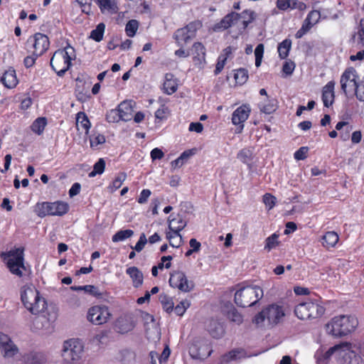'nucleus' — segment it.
<instances>
[{"mask_svg":"<svg viewBox=\"0 0 364 364\" xmlns=\"http://www.w3.org/2000/svg\"><path fill=\"white\" fill-rule=\"evenodd\" d=\"M343 364H364V343L344 342L330 348L326 352L317 350V364H326L333 355Z\"/></svg>","mask_w":364,"mask_h":364,"instance_id":"f257e3e1","label":"nucleus"},{"mask_svg":"<svg viewBox=\"0 0 364 364\" xmlns=\"http://www.w3.org/2000/svg\"><path fill=\"white\" fill-rule=\"evenodd\" d=\"M358 326L357 318L351 315H340L332 318L326 324V331L335 338H341L353 333Z\"/></svg>","mask_w":364,"mask_h":364,"instance_id":"f03ea898","label":"nucleus"},{"mask_svg":"<svg viewBox=\"0 0 364 364\" xmlns=\"http://www.w3.org/2000/svg\"><path fill=\"white\" fill-rule=\"evenodd\" d=\"M21 299L24 307L32 314H40L47 309L46 299L33 284H26L21 287Z\"/></svg>","mask_w":364,"mask_h":364,"instance_id":"7ed1b4c3","label":"nucleus"},{"mask_svg":"<svg viewBox=\"0 0 364 364\" xmlns=\"http://www.w3.org/2000/svg\"><path fill=\"white\" fill-rule=\"evenodd\" d=\"M255 18V14L250 10H245L242 13L231 12L226 15L219 23L214 26L215 31L228 29L230 27H236L240 31H244L247 26Z\"/></svg>","mask_w":364,"mask_h":364,"instance_id":"20e7f679","label":"nucleus"},{"mask_svg":"<svg viewBox=\"0 0 364 364\" xmlns=\"http://www.w3.org/2000/svg\"><path fill=\"white\" fill-rule=\"evenodd\" d=\"M263 296V289L259 286L242 284L235 293V302L238 306L249 307L257 304Z\"/></svg>","mask_w":364,"mask_h":364,"instance_id":"39448f33","label":"nucleus"},{"mask_svg":"<svg viewBox=\"0 0 364 364\" xmlns=\"http://www.w3.org/2000/svg\"><path fill=\"white\" fill-rule=\"evenodd\" d=\"M83 348L82 341L78 339L65 341L62 350V364H79Z\"/></svg>","mask_w":364,"mask_h":364,"instance_id":"423d86ee","label":"nucleus"},{"mask_svg":"<svg viewBox=\"0 0 364 364\" xmlns=\"http://www.w3.org/2000/svg\"><path fill=\"white\" fill-rule=\"evenodd\" d=\"M4 260L7 267L11 274L22 277L27 272V269L24 265L23 250L17 248L9 251L4 255Z\"/></svg>","mask_w":364,"mask_h":364,"instance_id":"0eeeda50","label":"nucleus"},{"mask_svg":"<svg viewBox=\"0 0 364 364\" xmlns=\"http://www.w3.org/2000/svg\"><path fill=\"white\" fill-rule=\"evenodd\" d=\"M284 316V312L282 306L272 304L257 314L253 321L257 326H264V322L269 325L276 324Z\"/></svg>","mask_w":364,"mask_h":364,"instance_id":"6e6552de","label":"nucleus"},{"mask_svg":"<svg viewBox=\"0 0 364 364\" xmlns=\"http://www.w3.org/2000/svg\"><path fill=\"white\" fill-rule=\"evenodd\" d=\"M294 313L297 318L305 320L321 316L324 313V309L318 302L308 301L296 305Z\"/></svg>","mask_w":364,"mask_h":364,"instance_id":"1a4fd4ad","label":"nucleus"},{"mask_svg":"<svg viewBox=\"0 0 364 364\" xmlns=\"http://www.w3.org/2000/svg\"><path fill=\"white\" fill-rule=\"evenodd\" d=\"M68 210L69 205L65 202H43L36 205V213L41 218H43L46 215L61 216L67 213Z\"/></svg>","mask_w":364,"mask_h":364,"instance_id":"9d476101","label":"nucleus"},{"mask_svg":"<svg viewBox=\"0 0 364 364\" xmlns=\"http://www.w3.org/2000/svg\"><path fill=\"white\" fill-rule=\"evenodd\" d=\"M201 27L202 23L200 21H194L186 26L177 29L173 36L176 44L180 47H183L196 37L197 31Z\"/></svg>","mask_w":364,"mask_h":364,"instance_id":"9b49d317","label":"nucleus"},{"mask_svg":"<svg viewBox=\"0 0 364 364\" xmlns=\"http://www.w3.org/2000/svg\"><path fill=\"white\" fill-rule=\"evenodd\" d=\"M41 314L38 316L33 322L34 331H41L43 333H50L53 330V323L57 318L56 312L48 311L46 314L43 311Z\"/></svg>","mask_w":364,"mask_h":364,"instance_id":"f8f14e48","label":"nucleus"},{"mask_svg":"<svg viewBox=\"0 0 364 364\" xmlns=\"http://www.w3.org/2000/svg\"><path fill=\"white\" fill-rule=\"evenodd\" d=\"M112 314L109 308L105 305H95L90 307L87 314V319L94 325L106 323Z\"/></svg>","mask_w":364,"mask_h":364,"instance_id":"ddd939ff","label":"nucleus"},{"mask_svg":"<svg viewBox=\"0 0 364 364\" xmlns=\"http://www.w3.org/2000/svg\"><path fill=\"white\" fill-rule=\"evenodd\" d=\"M168 282L171 287L178 289L184 293L190 292L194 288L193 282L188 280L186 274L182 271L172 272Z\"/></svg>","mask_w":364,"mask_h":364,"instance_id":"4468645a","label":"nucleus"},{"mask_svg":"<svg viewBox=\"0 0 364 364\" xmlns=\"http://www.w3.org/2000/svg\"><path fill=\"white\" fill-rule=\"evenodd\" d=\"M251 112V107L248 104H243L237 107L232 114V123L238 126L237 133L242 132L244 128V123L248 119Z\"/></svg>","mask_w":364,"mask_h":364,"instance_id":"2eb2a0df","label":"nucleus"},{"mask_svg":"<svg viewBox=\"0 0 364 364\" xmlns=\"http://www.w3.org/2000/svg\"><path fill=\"white\" fill-rule=\"evenodd\" d=\"M357 73L353 68H349L345 70L341 77V85L342 90L347 94L348 90H357L358 83L357 82Z\"/></svg>","mask_w":364,"mask_h":364,"instance_id":"dca6fc26","label":"nucleus"},{"mask_svg":"<svg viewBox=\"0 0 364 364\" xmlns=\"http://www.w3.org/2000/svg\"><path fill=\"white\" fill-rule=\"evenodd\" d=\"M0 350L3 356L7 359L17 357L18 348L11 341L10 337L0 332Z\"/></svg>","mask_w":364,"mask_h":364,"instance_id":"f3484780","label":"nucleus"},{"mask_svg":"<svg viewBox=\"0 0 364 364\" xmlns=\"http://www.w3.org/2000/svg\"><path fill=\"white\" fill-rule=\"evenodd\" d=\"M28 43L33 48V55L37 57L43 54L49 47L48 38L42 33H36L28 40Z\"/></svg>","mask_w":364,"mask_h":364,"instance_id":"a211bd4d","label":"nucleus"},{"mask_svg":"<svg viewBox=\"0 0 364 364\" xmlns=\"http://www.w3.org/2000/svg\"><path fill=\"white\" fill-rule=\"evenodd\" d=\"M61 53L62 52L55 51L50 59V65L58 76H63L71 65Z\"/></svg>","mask_w":364,"mask_h":364,"instance_id":"6ab92c4d","label":"nucleus"},{"mask_svg":"<svg viewBox=\"0 0 364 364\" xmlns=\"http://www.w3.org/2000/svg\"><path fill=\"white\" fill-rule=\"evenodd\" d=\"M191 355L196 359L203 360L209 357L213 350L207 343L197 342L190 347Z\"/></svg>","mask_w":364,"mask_h":364,"instance_id":"aec40b11","label":"nucleus"},{"mask_svg":"<svg viewBox=\"0 0 364 364\" xmlns=\"http://www.w3.org/2000/svg\"><path fill=\"white\" fill-rule=\"evenodd\" d=\"M334 86V82L330 81L323 88L322 100L323 105L326 107H329L333 102Z\"/></svg>","mask_w":364,"mask_h":364,"instance_id":"412c9836","label":"nucleus"},{"mask_svg":"<svg viewBox=\"0 0 364 364\" xmlns=\"http://www.w3.org/2000/svg\"><path fill=\"white\" fill-rule=\"evenodd\" d=\"M168 220V229L171 232H180L186 226V222L179 215L176 216L171 215Z\"/></svg>","mask_w":364,"mask_h":364,"instance_id":"4be33fe9","label":"nucleus"},{"mask_svg":"<svg viewBox=\"0 0 364 364\" xmlns=\"http://www.w3.org/2000/svg\"><path fill=\"white\" fill-rule=\"evenodd\" d=\"M1 81L7 88L11 89L15 87L18 84V79L15 70L9 68L6 70L1 78Z\"/></svg>","mask_w":364,"mask_h":364,"instance_id":"5701e85b","label":"nucleus"},{"mask_svg":"<svg viewBox=\"0 0 364 364\" xmlns=\"http://www.w3.org/2000/svg\"><path fill=\"white\" fill-rule=\"evenodd\" d=\"M102 13L115 14L118 7L115 0H96Z\"/></svg>","mask_w":364,"mask_h":364,"instance_id":"b1692460","label":"nucleus"},{"mask_svg":"<svg viewBox=\"0 0 364 364\" xmlns=\"http://www.w3.org/2000/svg\"><path fill=\"white\" fill-rule=\"evenodd\" d=\"M177 82L171 73L165 75V80L163 85L164 91L167 95H172L177 90Z\"/></svg>","mask_w":364,"mask_h":364,"instance_id":"393cba45","label":"nucleus"},{"mask_svg":"<svg viewBox=\"0 0 364 364\" xmlns=\"http://www.w3.org/2000/svg\"><path fill=\"white\" fill-rule=\"evenodd\" d=\"M126 273L132 278L134 287H139L143 284V274L136 267H131L127 269Z\"/></svg>","mask_w":364,"mask_h":364,"instance_id":"a878e982","label":"nucleus"},{"mask_svg":"<svg viewBox=\"0 0 364 364\" xmlns=\"http://www.w3.org/2000/svg\"><path fill=\"white\" fill-rule=\"evenodd\" d=\"M339 240L338 235L334 231L327 232L322 237V245L326 248L336 246Z\"/></svg>","mask_w":364,"mask_h":364,"instance_id":"bb28decb","label":"nucleus"},{"mask_svg":"<svg viewBox=\"0 0 364 364\" xmlns=\"http://www.w3.org/2000/svg\"><path fill=\"white\" fill-rule=\"evenodd\" d=\"M24 364H45V356L40 353H30L23 356Z\"/></svg>","mask_w":364,"mask_h":364,"instance_id":"cd10ccee","label":"nucleus"},{"mask_svg":"<svg viewBox=\"0 0 364 364\" xmlns=\"http://www.w3.org/2000/svg\"><path fill=\"white\" fill-rule=\"evenodd\" d=\"M320 18L321 14L318 11H311L304 21V29H311L313 26L318 22Z\"/></svg>","mask_w":364,"mask_h":364,"instance_id":"c85d7f7f","label":"nucleus"},{"mask_svg":"<svg viewBox=\"0 0 364 364\" xmlns=\"http://www.w3.org/2000/svg\"><path fill=\"white\" fill-rule=\"evenodd\" d=\"M192 53L194 60H198L200 63L205 60V48L201 43L196 42L192 46Z\"/></svg>","mask_w":364,"mask_h":364,"instance_id":"c756f323","label":"nucleus"},{"mask_svg":"<svg viewBox=\"0 0 364 364\" xmlns=\"http://www.w3.org/2000/svg\"><path fill=\"white\" fill-rule=\"evenodd\" d=\"M117 110L120 112V117L122 121L127 122L132 119V109L129 102H122L119 105Z\"/></svg>","mask_w":364,"mask_h":364,"instance_id":"7c9ffc66","label":"nucleus"},{"mask_svg":"<svg viewBox=\"0 0 364 364\" xmlns=\"http://www.w3.org/2000/svg\"><path fill=\"white\" fill-rule=\"evenodd\" d=\"M166 237L169 241V244L173 247L178 248L183 242V237L180 232L167 231Z\"/></svg>","mask_w":364,"mask_h":364,"instance_id":"2f4dec72","label":"nucleus"},{"mask_svg":"<svg viewBox=\"0 0 364 364\" xmlns=\"http://www.w3.org/2000/svg\"><path fill=\"white\" fill-rule=\"evenodd\" d=\"M76 122L79 129H82L85 130L86 134L88 133L91 127V123L84 112L77 113Z\"/></svg>","mask_w":364,"mask_h":364,"instance_id":"473e14b6","label":"nucleus"},{"mask_svg":"<svg viewBox=\"0 0 364 364\" xmlns=\"http://www.w3.org/2000/svg\"><path fill=\"white\" fill-rule=\"evenodd\" d=\"M277 108V100L274 99H269L267 97V102H260L259 104L260 111L265 114H271L274 112Z\"/></svg>","mask_w":364,"mask_h":364,"instance_id":"72a5a7b5","label":"nucleus"},{"mask_svg":"<svg viewBox=\"0 0 364 364\" xmlns=\"http://www.w3.org/2000/svg\"><path fill=\"white\" fill-rule=\"evenodd\" d=\"M247 357L246 353L242 349H236L230 351L228 354L223 357V360L226 362L239 360Z\"/></svg>","mask_w":364,"mask_h":364,"instance_id":"f704fd0d","label":"nucleus"},{"mask_svg":"<svg viewBox=\"0 0 364 364\" xmlns=\"http://www.w3.org/2000/svg\"><path fill=\"white\" fill-rule=\"evenodd\" d=\"M291 46V41L289 39H285L278 46L279 56L282 59H285L289 53Z\"/></svg>","mask_w":364,"mask_h":364,"instance_id":"c9c22d12","label":"nucleus"},{"mask_svg":"<svg viewBox=\"0 0 364 364\" xmlns=\"http://www.w3.org/2000/svg\"><path fill=\"white\" fill-rule=\"evenodd\" d=\"M46 124L47 120L45 117H38L33 122L31 130L38 135H41L43 132Z\"/></svg>","mask_w":364,"mask_h":364,"instance_id":"e433bc0d","label":"nucleus"},{"mask_svg":"<svg viewBox=\"0 0 364 364\" xmlns=\"http://www.w3.org/2000/svg\"><path fill=\"white\" fill-rule=\"evenodd\" d=\"M134 231L132 230H121L117 232L112 237V240L114 242H122L125 240L132 237Z\"/></svg>","mask_w":364,"mask_h":364,"instance_id":"4c0bfd02","label":"nucleus"},{"mask_svg":"<svg viewBox=\"0 0 364 364\" xmlns=\"http://www.w3.org/2000/svg\"><path fill=\"white\" fill-rule=\"evenodd\" d=\"M159 301L164 311L168 314L173 311L174 304L171 297L164 294H160Z\"/></svg>","mask_w":364,"mask_h":364,"instance_id":"58836bf2","label":"nucleus"},{"mask_svg":"<svg viewBox=\"0 0 364 364\" xmlns=\"http://www.w3.org/2000/svg\"><path fill=\"white\" fill-rule=\"evenodd\" d=\"M105 26L103 23H99L96 28L91 31L90 38L97 42H100L103 38Z\"/></svg>","mask_w":364,"mask_h":364,"instance_id":"ea45409f","label":"nucleus"},{"mask_svg":"<svg viewBox=\"0 0 364 364\" xmlns=\"http://www.w3.org/2000/svg\"><path fill=\"white\" fill-rule=\"evenodd\" d=\"M105 168V161L100 159L93 166V170L89 173V177H95L96 175L102 174Z\"/></svg>","mask_w":364,"mask_h":364,"instance_id":"a19ab883","label":"nucleus"},{"mask_svg":"<svg viewBox=\"0 0 364 364\" xmlns=\"http://www.w3.org/2000/svg\"><path fill=\"white\" fill-rule=\"evenodd\" d=\"M126 177L127 175L124 173H120L117 176H116L112 184L109 186L110 191L114 192L119 189L125 181Z\"/></svg>","mask_w":364,"mask_h":364,"instance_id":"79ce46f5","label":"nucleus"},{"mask_svg":"<svg viewBox=\"0 0 364 364\" xmlns=\"http://www.w3.org/2000/svg\"><path fill=\"white\" fill-rule=\"evenodd\" d=\"M139 23L136 20H130L127 22L125 31L129 37H134L138 30Z\"/></svg>","mask_w":364,"mask_h":364,"instance_id":"37998d69","label":"nucleus"},{"mask_svg":"<svg viewBox=\"0 0 364 364\" xmlns=\"http://www.w3.org/2000/svg\"><path fill=\"white\" fill-rule=\"evenodd\" d=\"M278 237V235H277L276 233H274L269 237H268L265 240L264 250L270 251L271 250L274 248L279 243Z\"/></svg>","mask_w":364,"mask_h":364,"instance_id":"c03bdc74","label":"nucleus"},{"mask_svg":"<svg viewBox=\"0 0 364 364\" xmlns=\"http://www.w3.org/2000/svg\"><path fill=\"white\" fill-rule=\"evenodd\" d=\"M235 79L239 84L245 83L248 79L247 70L244 68L237 70L235 73Z\"/></svg>","mask_w":364,"mask_h":364,"instance_id":"a18cd8bd","label":"nucleus"},{"mask_svg":"<svg viewBox=\"0 0 364 364\" xmlns=\"http://www.w3.org/2000/svg\"><path fill=\"white\" fill-rule=\"evenodd\" d=\"M106 119L109 123H115L119 122L121 119L120 112L117 109H113L107 112L106 114Z\"/></svg>","mask_w":364,"mask_h":364,"instance_id":"49530a36","label":"nucleus"},{"mask_svg":"<svg viewBox=\"0 0 364 364\" xmlns=\"http://www.w3.org/2000/svg\"><path fill=\"white\" fill-rule=\"evenodd\" d=\"M252 152L248 149H243L237 154V159L242 163L247 164L252 159Z\"/></svg>","mask_w":364,"mask_h":364,"instance_id":"de8ad7c7","label":"nucleus"},{"mask_svg":"<svg viewBox=\"0 0 364 364\" xmlns=\"http://www.w3.org/2000/svg\"><path fill=\"white\" fill-rule=\"evenodd\" d=\"M190 306V302L188 300H183L178 304H177L175 307L173 306V310L176 315L183 316L186 312V309Z\"/></svg>","mask_w":364,"mask_h":364,"instance_id":"09e8293b","label":"nucleus"},{"mask_svg":"<svg viewBox=\"0 0 364 364\" xmlns=\"http://www.w3.org/2000/svg\"><path fill=\"white\" fill-rule=\"evenodd\" d=\"M264 54V45L259 43L257 46L255 50V66L259 67L261 65L262 59Z\"/></svg>","mask_w":364,"mask_h":364,"instance_id":"8fccbe9b","label":"nucleus"},{"mask_svg":"<svg viewBox=\"0 0 364 364\" xmlns=\"http://www.w3.org/2000/svg\"><path fill=\"white\" fill-rule=\"evenodd\" d=\"M277 202V198L270 193H265L263 196V203L266 205L268 210H271L274 208Z\"/></svg>","mask_w":364,"mask_h":364,"instance_id":"3c124183","label":"nucleus"},{"mask_svg":"<svg viewBox=\"0 0 364 364\" xmlns=\"http://www.w3.org/2000/svg\"><path fill=\"white\" fill-rule=\"evenodd\" d=\"M57 52H62L61 54L63 55V57H65V58L68 60V61L70 63L71 60L75 57V50L70 46H66L63 50H58Z\"/></svg>","mask_w":364,"mask_h":364,"instance_id":"603ef678","label":"nucleus"},{"mask_svg":"<svg viewBox=\"0 0 364 364\" xmlns=\"http://www.w3.org/2000/svg\"><path fill=\"white\" fill-rule=\"evenodd\" d=\"M353 41L360 47L364 46V27L361 26L353 36Z\"/></svg>","mask_w":364,"mask_h":364,"instance_id":"864d4df0","label":"nucleus"},{"mask_svg":"<svg viewBox=\"0 0 364 364\" xmlns=\"http://www.w3.org/2000/svg\"><path fill=\"white\" fill-rule=\"evenodd\" d=\"M169 114L168 108L162 105L155 112V117L156 119L160 120H163L167 118L168 114Z\"/></svg>","mask_w":364,"mask_h":364,"instance_id":"5fc2aeb1","label":"nucleus"},{"mask_svg":"<svg viewBox=\"0 0 364 364\" xmlns=\"http://www.w3.org/2000/svg\"><path fill=\"white\" fill-rule=\"evenodd\" d=\"M90 146L92 148H96L98 145L102 144L105 142V137L102 134H97L96 136H90Z\"/></svg>","mask_w":364,"mask_h":364,"instance_id":"6e6d98bb","label":"nucleus"},{"mask_svg":"<svg viewBox=\"0 0 364 364\" xmlns=\"http://www.w3.org/2000/svg\"><path fill=\"white\" fill-rule=\"evenodd\" d=\"M77 4L81 8L82 12L89 14L91 11V2L90 0H76Z\"/></svg>","mask_w":364,"mask_h":364,"instance_id":"4d7b16f0","label":"nucleus"},{"mask_svg":"<svg viewBox=\"0 0 364 364\" xmlns=\"http://www.w3.org/2000/svg\"><path fill=\"white\" fill-rule=\"evenodd\" d=\"M146 242H147V239H146V235L144 233H141L140 235L139 241L136 242L135 246L133 247L132 248L135 251L139 252H141L144 249V247L145 245L146 244Z\"/></svg>","mask_w":364,"mask_h":364,"instance_id":"13d9d810","label":"nucleus"},{"mask_svg":"<svg viewBox=\"0 0 364 364\" xmlns=\"http://www.w3.org/2000/svg\"><path fill=\"white\" fill-rule=\"evenodd\" d=\"M308 147L301 146L297 151H295L294 156L296 160H304L307 156L308 153Z\"/></svg>","mask_w":364,"mask_h":364,"instance_id":"bf43d9fd","label":"nucleus"},{"mask_svg":"<svg viewBox=\"0 0 364 364\" xmlns=\"http://www.w3.org/2000/svg\"><path fill=\"white\" fill-rule=\"evenodd\" d=\"M228 318L233 322L240 323L242 321V316L235 309H232L228 313Z\"/></svg>","mask_w":364,"mask_h":364,"instance_id":"052dcab7","label":"nucleus"},{"mask_svg":"<svg viewBox=\"0 0 364 364\" xmlns=\"http://www.w3.org/2000/svg\"><path fill=\"white\" fill-rule=\"evenodd\" d=\"M171 256H164L161 257V262L156 266L158 269H162L164 267L169 269L171 266Z\"/></svg>","mask_w":364,"mask_h":364,"instance_id":"680f3d73","label":"nucleus"},{"mask_svg":"<svg viewBox=\"0 0 364 364\" xmlns=\"http://www.w3.org/2000/svg\"><path fill=\"white\" fill-rule=\"evenodd\" d=\"M151 192L149 189H143L139 194V196L137 199V202L140 204L145 203L147 201L149 196H151Z\"/></svg>","mask_w":364,"mask_h":364,"instance_id":"e2e57ef3","label":"nucleus"},{"mask_svg":"<svg viewBox=\"0 0 364 364\" xmlns=\"http://www.w3.org/2000/svg\"><path fill=\"white\" fill-rule=\"evenodd\" d=\"M227 60V57H223V55H220L218 58V60L216 65L215 73V74L220 73L223 69L225 62Z\"/></svg>","mask_w":364,"mask_h":364,"instance_id":"0e129e2a","label":"nucleus"},{"mask_svg":"<svg viewBox=\"0 0 364 364\" xmlns=\"http://www.w3.org/2000/svg\"><path fill=\"white\" fill-rule=\"evenodd\" d=\"M151 158L153 161L161 159L164 156V154L159 148H154L150 153Z\"/></svg>","mask_w":364,"mask_h":364,"instance_id":"69168bd1","label":"nucleus"},{"mask_svg":"<svg viewBox=\"0 0 364 364\" xmlns=\"http://www.w3.org/2000/svg\"><path fill=\"white\" fill-rule=\"evenodd\" d=\"M203 129V126L200 122H191L189 124L188 130L190 132H195L196 133L202 132Z\"/></svg>","mask_w":364,"mask_h":364,"instance_id":"338daca9","label":"nucleus"},{"mask_svg":"<svg viewBox=\"0 0 364 364\" xmlns=\"http://www.w3.org/2000/svg\"><path fill=\"white\" fill-rule=\"evenodd\" d=\"M81 186L79 183H75L69 190V196L73 198L80 193Z\"/></svg>","mask_w":364,"mask_h":364,"instance_id":"774afa93","label":"nucleus"}]
</instances>
